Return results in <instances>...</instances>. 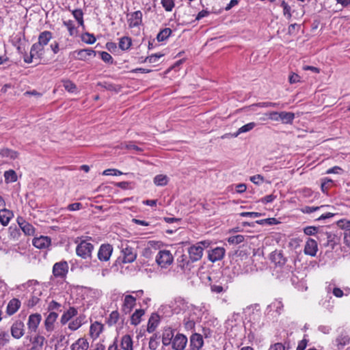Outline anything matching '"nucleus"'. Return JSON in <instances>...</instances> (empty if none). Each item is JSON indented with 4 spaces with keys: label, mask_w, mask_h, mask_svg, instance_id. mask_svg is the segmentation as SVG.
<instances>
[{
    "label": "nucleus",
    "mask_w": 350,
    "mask_h": 350,
    "mask_svg": "<svg viewBox=\"0 0 350 350\" xmlns=\"http://www.w3.org/2000/svg\"><path fill=\"white\" fill-rule=\"evenodd\" d=\"M265 115L271 120L280 121V112L270 111V112H268V113H265Z\"/></svg>",
    "instance_id": "338daca9"
},
{
    "label": "nucleus",
    "mask_w": 350,
    "mask_h": 350,
    "mask_svg": "<svg viewBox=\"0 0 350 350\" xmlns=\"http://www.w3.org/2000/svg\"><path fill=\"white\" fill-rule=\"evenodd\" d=\"M32 343L31 347H35L36 350H40L45 342V338L43 336L36 335L30 338Z\"/></svg>",
    "instance_id": "f704fd0d"
},
{
    "label": "nucleus",
    "mask_w": 350,
    "mask_h": 350,
    "mask_svg": "<svg viewBox=\"0 0 350 350\" xmlns=\"http://www.w3.org/2000/svg\"><path fill=\"white\" fill-rule=\"evenodd\" d=\"M42 317L40 314L36 313L29 317L27 326L29 332H36L40 321Z\"/></svg>",
    "instance_id": "a211bd4d"
},
{
    "label": "nucleus",
    "mask_w": 350,
    "mask_h": 350,
    "mask_svg": "<svg viewBox=\"0 0 350 350\" xmlns=\"http://www.w3.org/2000/svg\"><path fill=\"white\" fill-rule=\"evenodd\" d=\"M163 56V54L161 53L152 54L150 56L146 57L144 59V62H148L149 63H156L158 61V59Z\"/></svg>",
    "instance_id": "e2e57ef3"
},
{
    "label": "nucleus",
    "mask_w": 350,
    "mask_h": 350,
    "mask_svg": "<svg viewBox=\"0 0 350 350\" xmlns=\"http://www.w3.org/2000/svg\"><path fill=\"white\" fill-rule=\"evenodd\" d=\"M144 314L145 310L144 309H137L131 317V324L133 325H139Z\"/></svg>",
    "instance_id": "473e14b6"
},
{
    "label": "nucleus",
    "mask_w": 350,
    "mask_h": 350,
    "mask_svg": "<svg viewBox=\"0 0 350 350\" xmlns=\"http://www.w3.org/2000/svg\"><path fill=\"white\" fill-rule=\"evenodd\" d=\"M44 55V47L38 42L34 43L31 48L30 56L24 57V62L27 64L32 62L33 58L41 59Z\"/></svg>",
    "instance_id": "39448f33"
},
{
    "label": "nucleus",
    "mask_w": 350,
    "mask_h": 350,
    "mask_svg": "<svg viewBox=\"0 0 350 350\" xmlns=\"http://www.w3.org/2000/svg\"><path fill=\"white\" fill-rule=\"evenodd\" d=\"M333 180L330 178H325L323 180L321 185V191L323 193H327L329 188L332 185Z\"/></svg>",
    "instance_id": "5fc2aeb1"
},
{
    "label": "nucleus",
    "mask_w": 350,
    "mask_h": 350,
    "mask_svg": "<svg viewBox=\"0 0 350 350\" xmlns=\"http://www.w3.org/2000/svg\"><path fill=\"white\" fill-rule=\"evenodd\" d=\"M52 38L53 35L51 31L46 30L44 31L39 34L38 43L44 47L48 44Z\"/></svg>",
    "instance_id": "cd10ccee"
},
{
    "label": "nucleus",
    "mask_w": 350,
    "mask_h": 350,
    "mask_svg": "<svg viewBox=\"0 0 350 350\" xmlns=\"http://www.w3.org/2000/svg\"><path fill=\"white\" fill-rule=\"evenodd\" d=\"M132 44V40L129 37L124 36L120 39L119 47L122 51L128 50Z\"/></svg>",
    "instance_id": "79ce46f5"
},
{
    "label": "nucleus",
    "mask_w": 350,
    "mask_h": 350,
    "mask_svg": "<svg viewBox=\"0 0 350 350\" xmlns=\"http://www.w3.org/2000/svg\"><path fill=\"white\" fill-rule=\"evenodd\" d=\"M57 317L58 314L55 312H51L49 314L44 321V325L47 331L51 332L53 330V323L56 321Z\"/></svg>",
    "instance_id": "c756f323"
},
{
    "label": "nucleus",
    "mask_w": 350,
    "mask_h": 350,
    "mask_svg": "<svg viewBox=\"0 0 350 350\" xmlns=\"http://www.w3.org/2000/svg\"><path fill=\"white\" fill-rule=\"evenodd\" d=\"M63 86L69 92H74L77 88L76 85L70 80H64Z\"/></svg>",
    "instance_id": "052dcab7"
},
{
    "label": "nucleus",
    "mask_w": 350,
    "mask_h": 350,
    "mask_svg": "<svg viewBox=\"0 0 350 350\" xmlns=\"http://www.w3.org/2000/svg\"><path fill=\"white\" fill-rule=\"evenodd\" d=\"M318 250L317 243L312 239H308L304 247V253L311 256H315Z\"/></svg>",
    "instance_id": "4be33fe9"
},
{
    "label": "nucleus",
    "mask_w": 350,
    "mask_h": 350,
    "mask_svg": "<svg viewBox=\"0 0 350 350\" xmlns=\"http://www.w3.org/2000/svg\"><path fill=\"white\" fill-rule=\"evenodd\" d=\"M21 301L18 299L13 298L8 304L6 313L9 315L15 314L21 307Z\"/></svg>",
    "instance_id": "b1692460"
},
{
    "label": "nucleus",
    "mask_w": 350,
    "mask_h": 350,
    "mask_svg": "<svg viewBox=\"0 0 350 350\" xmlns=\"http://www.w3.org/2000/svg\"><path fill=\"white\" fill-rule=\"evenodd\" d=\"M175 329L171 327H165L162 331L161 339L163 346H169L175 336Z\"/></svg>",
    "instance_id": "ddd939ff"
},
{
    "label": "nucleus",
    "mask_w": 350,
    "mask_h": 350,
    "mask_svg": "<svg viewBox=\"0 0 350 350\" xmlns=\"http://www.w3.org/2000/svg\"><path fill=\"white\" fill-rule=\"evenodd\" d=\"M271 260L276 265H279V266L284 265L286 262V259L284 256L282 252L278 251V250H275L271 254Z\"/></svg>",
    "instance_id": "393cba45"
},
{
    "label": "nucleus",
    "mask_w": 350,
    "mask_h": 350,
    "mask_svg": "<svg viewBox=\"0 0 350 350\" xmlns=\"http://www.w3.org/2000/svg\"><path fill=\"white\" fill-rule=\"evenodd\" d=\"M63 24L67 28L70 36H76L77 35L78 31L72 21H64Z\"/></svg>",
    "instance_id": "58836bf2"
},
{
    "label": "nucleus",
    "mask_w": 350,
    "mask_h": 350,
    "mask_svg": "<svg viewBox=\"0 0 350 350\" xmlns=\"http://www.w3.org/2000/svg\"><path fill=\"white\" fill-rule=\"evenodd\" d=\"M68 272V265L66 261H60L54 264L53 274L55 278L63 279Z\"/></svg>",
    "instance_id": "0eeeda50"
},
{
    "label": "nucleus",
    "mask_w": 350,
    "mask_h": 350,
    "mask_svg": "<svg viewBox=\"0 0 350 350\" xmlns=\"http://www.w3.org/2000/svg\"><path fill=\"white\" fill-rule=\"evenodd\" d=\"M257 106L260 107H280L283 108L284 107V104L280 105V103H272V102H262L258 103L256 104Z\"/></svg>",
    "instance_id": "13d9d810"
},
{
    "label": "nucleus",
    "mask_w": 350,
    "mask_h": 350,
    "mask_svg": "<svg viewBox=\"0 0 350 350\" xmlns=\"http://www.w3.org/2000/svg\"><path fill=\"white\" fill-rule=\"evenodd\" d=\"M135 305L136 297L131 295H126L124 298L121 310L125 314H130Z\"/></svg>",
    "instance_id": "f8f14e48"
},
{
    "label": "nucleus",
    "mask_w": 350,
    "mask_h": 350,
    "mask_svg": "<svg viewBox=\"0 0 350 350\" xmlns=\"http://www.w3.org/2000/svg\"><path fill=\"white\" fill-rule=\"evenodd\" d=\"M0 156L4 158L15 159L18 157V152L9 148H3L0 150Z\"/></svg>",
    "instance_id": "e433bc0d"
},
{
    "label": "nucleus",
    "mask_w": 350,
    "mask_h": 350,
    "mask_svg": "<svg viewBox=\"0 0 350 350\" xmlns=\"http://www.w3.org/2000/svg\"><path fill=\"white\" fill-rule=\"evenodd\" d=\"M225 254V250L223 247H217L208 252V259L214 262L221 260Z\"/></svg>",
    "instance_id": "6ab92c4d"
},
{
    "label": "nucleus",
    "mask_w": 350,
    "mask_h": 350,
    "mask_svg": "<svg viewBox=\"0 0 350 350\" xmlns=\"http://www.w3.org/2000/svg\"><path fill=\"white\" fill-rule=\"evenodd\" d=\"M74 53L77 54L76 58L77 59L81 60V61H86L88 60V57L90 56H95L96 54V52L91 49H80L74 51Z\"/></svg>",
    "instance_id": "5701e85b"
},
{
    "label": "nucleus",
    "mask_w": 350,
    "mask_h": 350,
    "mask_svg": "<svg viewBox=\"0 0 350 350\" xmlns=\"http://www.w3.org/2000/svg\"><path fill=\"white\" fill-rule=\"evenodd\" d=\"M44 55V47L38 42L34 43L31 48L30 56L24 57V62L27 64L32 62L33 58L41 59Z\"/></svg>",
    "instance_id": "20e7f679"
},
{
    "label": "nucleus",
    "mask_w": 350,
    "mask_h": 350,
    "mask_svg": "<svg viewBox=\"0 0 350 350\" xmlns=\"http://www.w3.org/2000/svg\"><path fill=\"white\" fill-rule=\"evenodd\" d=\"M72 15L77 21L79 25L83 26V13L81 9H76L72 11Z\"/></svg>",
    "instance_id": "603ef678"
},
{
    "label": "nucleus",
    "mask_w": 350,
    "mask_h": 350,
    "mask_svg": "<svg viewBox=\"0 0 350 350\" xmlns=\"http://www.w3.org/2000/svg\"><path fill=\"white\" fill-rule=\"evenodd\" d=\"M103 329V325L98 321H95L90 325V335L92 338L96 339L99 336Z\"/></svg>",
    "instance_id": "bb28decb"
},
{
    "label": "nucleus",
    "mask_w": 350,
    "mask_h": 350,
    "mask_svg": "<svg viewBox=\"0 0 350 350\" xmlns=\"http://www.w3.org/2000/svg\"><path fill=\"white\" fill-rule=\"evenodd\" d=\"M10 335L8 332L5 331L0 332V345H5L10 340Z\"/></svg>",
    "instance_id": "69168bd1"
},
{
    "label": "nucleus",
    "mask_w": 350,
    "mask_h": 350,
    "mask_svg": "<svg viewBox=\"0 0 350 350\" xmlns=\"http://www.w3.org/2000/svg\"><path fill=\"white\" fill-rule=\"evenodd\" d=\"M89 348V343L84 338H79L71 345L72 350H87Z\"/></svg>",
    "instance_id": "7c9ffc66"
},
{
    "label": "nucleus",
    "mask_w": 350,
    "mask_h": 350,
    "mask_svg": "<svg viewBox=\"0 0 350 350\" xmlns=\"http://www.w3.org/2000/svg\"><path fill=\"white\" fill-rule=\"evenodd\" d=\"M256 124L254 122L247 123V124L242 126L241 127H240L236 133H232L231 135L233 137H237L241 133H247V132L252 131L256 126Z\"/></svg>",
    "instance_id": "c9c22d12"
},
{
    "label": "nucleus",
    "mask_w": 350,
    "mask_h": 350,
    "mask_svg": "<svg viewBox=\"0 0 350 350\" xmlns=\"http://www.w3.org/2000/svg\"><path fill=\"white\" fill-rule=\"evenodd\" d=\"M44 55V47L38 42L34 43L31 48L30 56L24 57V62L27 64L32 62L33 58L41 59Z\"/></svg>",
    "instance_id": "423d86ee"
},
{
    "label": "nucleus",
    "mask_w": 350,
    "mask_h": 350,
    "mask_svg": "<svg viewBox=\"0 0 350 350\" xmlns=\"http://www.w3.org/2000/svg\"><path fill=\"white\" fill-rule=\"evenodd\" d=\"M77 314V310L74 307H70L69 309L64 312L61 317V323L64 325L67 323L73 317Z\"/></svg>",
    "instance_id": "c85d7f7f"
},
{
    "label": "nucleus",
    "mask_w": 350,
    "mask_h": 350,
    "mask_svg": "<svg viewBox=\"0 0 350 350\" xmlns=\"http://www.w3.org/2000/svg\"><path fill=\"white\" fill-rule=\"evenodd\" d=\"M5 181L7 183H14L17 180V174L13 170L5 171L4 173Z\"/></svg>",
    "instance_id": "37998d69"
},
{
    "label": "nucleus",
    "mask_w": 350,
    "mask_h": 350,
    "mask_svg": "<svg viewBox=\"0 0 350 350\" xmlns=\"http://www.w3.org/2000/svg\"><path fill=\"white\" fill-rule=\"evenodd\" d=\"M153 181L157 186H165L168 183V177L166 175L159 174L154 178Z\"/></svg>",
    "instance_id": "c03bdc74"
},
{
    "label": "nucleus",
    "mask_w": 350,
    "mask_h": 350,
    "mask_svg": "<svg viewBox=\"0 0 350 350\" xmlns=\"http://www.w3.org/2000/svg\"><path fill=\"white\" fill-rule=\"evenodd\" d=\"M85 317L79 316L68 324V328L70 330L75 331L79 329L83 323Z\"/></svg>",
    "instance_id": "ea45409f"
},
{
    "label": "nucleus",
    "mask_w": 350,
    "mask_h": 350,
    "mask_svg": "<svg viewBox=\"0 0 350 350\" xmlns=\"http://www.w3.org/2000/svg\"><path fill=\"white\" fill-rule=\"evenodd\" d=\"M17 222L23 232L26 235H33L35 233V228L34 227L29 224V222L26 221L23 217H19L17 218Z\"/></svg>",
    "instance_id": "f3484780"
},
{
    "label": "nucleus",
    "mask_w": 350,
    "mask_h": 350,
    "mask_svg": "<svg viewBox=\"0 0 350 350\" xmlns=\"http://www.w3.org/2000/svg\"><path fill=\"white\" fill-rule=\"evenodd\" d=\"M172 29L166 27L161 29L157 36V39L159 42H163L167 40L172 34Z\"/></svg>",
    "instance_id": "a19ab883"
},
{
    "label": "nucleus",
    "mask_w": 350,
    "mask_h": 350,
    "mask_svg": "<svg viewBox=\"0 0 350 350\" xmlns=\"http://www.w3.org/2000/svg\"><path fill=\"white\" fill-rule=\"evenodd\" d=\"M173 260L172 253L166 250L159 251L156 256V262L161 268H167L172 265Z\"/></svg>",
    "instance_id": "f03ea898"
},
{
    "label": "nucleus",
    "mask_w": 350,
    "mask_h": 350,
    "mask_svg": "<svg viewBox=\"0 0 350 350\" xmlns=\"http://www.w3.org/2000/svg\"><path fill=\"white\" fill-rule=\"evenodd\" d=\"M159 337L157 334H154L150 338L148 347L150 350H156L159 347V342L158 341Z\"/></svg>",
    "instance_id": "8fccbe9b"
},
{
    "label": "nucleus",
    "mask_w": 350,
    "mask_h": 350,
    "mask_svg": "<svg viewBox=\"0 0 350 350\" xmlns=\"http://www.w3.org/2000/svg\"><path fill=\"white\" fill-rule=\"evenodd\" d=\"M121 253L123 263H131L136 260L137 252L135 250L128 244L122 245Z\"/></svg>",
    "instance_id": "7ed1b4c3"
},
{
    "label": "nucleus",
    "mask_w": 350,
    "mask_h": 350,
    "mask_svg": "<svg viewBox=\"0 0 350 350\" xmlns=\"http://www.w3.org/2000/svg\"><path fill=\"white\" fill-rule=\"evenodd\" d=\"M204 340L201 334L195 333L190 337V346L191 350H200L203 346Z\"/></svg>",
    "instance_id": "aec40b11"
},
{
    "label": "nucleus",
    "mask_w": 350,
    "mask_h": 350,
    "mask_svg": "<svg viewBox=\"0 0 350 350\" xmlns=\"http://www.w3.org/2000/svg\"><path fill=\"white\" fill-rule=\"evenodd\" d=\"M301 25L297 23L291 24L288 28V33L291 36H295L299 31Z\"/></svg>",
    "instance_id": "680f3d73"
},
{
    "label": "nucleus",
    "mask_w": 350,
    "mask_h": 350,
    "mask_svg": "<svg viewBox=\"0 0 350 350\" xmlns=\"http://www.w3.org/2000/svg\"><path fill=\"white\" fill-rule=\"evenodd\" d=\"M326 206H328L327 205H322V206H306L304 207H303L301 211L302 213H307V214H310V213H312L314 211H317L319 209H321V208H323Z\"/></svg>",
    "instance_id": "4d7b16f0"
},
{
    "label": "nucleus",
    "mask_w": 350,
    "mask_h": 350,
    "mask_svg": "<svg viewBox=\"0 0 350 350\" xmlns=\"http://www.w3.org/2000/svg\"><path fill=\"white\" fill-rule=\"evenodd\" d=\"M280 121L283 124H292L295 119V113L288 111H280Z\"/></svg>",
    "instance_id": "72a5a7b5"
},
{
    "label": "nucleus",
    "mask_w": 350,
    "mask_h": 350,
    "mask_svg": "<svg viewBox=\"0 0 350 350\" xmlns=\"http://www.w3.org/2000/svg\"><path fill=\"white\" fill-rule=\"evenodd\" d=\"M142 12L139 10L133 12L128 19L129 26L131 28L139 26L142 23Z\"/></svg>",
    "instance_id": "412c9836"
},
{
    "label": "nucleus",
    "mask_w": 350,
    "mask_h": 350,
    "mask_svg": "<svg viewBox=\"0 0 350 350\" xmlns=\"http://www.w3.org/2000/svg\"><path fill=\"white\" fill-rule=\"evenodd\" d=\"M11 335L16 339H20L25 334V324L21 320L15 321L10 328Z\"/></svg>",
    "instance_id": "9d476101"
},
{
    "label": "nucleus",
    "mask_w": 350,
    "mask_h": 350,
    "mask_svg": "<svg viewBox=\"0 0 350 350\" xmlns=\"http://www.w3.org/2000/svg\"><path fill=\"white\" fill-rule=\"evenodd\" d=\"M337 226L341 228L345 229L346 231L350 230V221L346 219H341L337 222Z\"/></svg>",
    "instance_id": "0e129e2a"
},
{
    "label": "nucleus",
    "mask_w": 350,
    "mask_h": 350,
    "mask_svg": "<svg viewBox=\"0 0 350 350\" xmlns=\"http://www.w3.org/2000/svg\"><path fill=\"white\" fill-rule=\"evenodd\" d=\"M94 248V245L88 242V239L82 240L77 245L76 254L83 259L91 258Z\"/></svg>",
    "instance_id": "f257e3e1"
},
{
    "label": "nucleus",
    "mask_w": 350,
    "mask_h": 350,
    "mask_svg": "<svg viewBox=\"0 0 350 350\" xmlns=\"http://www.w3.org/2000/svg\"><path fill=\"white\" fill-rule=\"evenodd\" d=\"M192 262L186 254H182L177 258V265L182 271H190L192 267Z\"/></svg>",
    "instance_id": "dca6fc26"
},
{
    "label": "nucleus",
    "mask_w": 350,
    "mask_h": 350,
    "mask_svg": "<svg viewBox=\"0 0 350 350\" xmlns=\"http://www.w3.org/2000/svg\"><path fill=\"white\" fill-rule=\"evenodd\" d=\"M189 257L192 262L200 260L203 255L202 249L196 245L191 246L189 250Z\"/></svg>",
    "instance_id": "2eb2a0df"
},
{
    "label": "nucleus",
    "mask_w": 350,
    "mask_h": 350,
    "mask_svg": "<svg viewBox=\"0 0 350 350\" xmlns=\"http://www.w3.org/2000/svg\"><path fill=\"white\" fill-rule=\"evenodd\" d=\"M113 252V247L109 243L102 244L98 251L97 256L99 260L107 262L110 259Z\"/></svg>",
    "instance_id": "6e6552de"
},
{
    "label": "nucleus",
    "mask_w": 350,
    "mask_h": 350,
    "mask_svg": "<svg viewBox=\"0 0 350 350\" xmlns=\"http://www.w3.org/2000/svg\"><path fill=\"white\" fill-rule=\"evenodd\" d=\"M280 6L283 9V15L288 19L290 20L292 17L291 8L284 0L281 1Z\"/></svg>",
    "instance_id": "de8ad7c7"
},
{
    "label": "nucleus",
    "mask_w": 350,
    "mask_h": 350,
    "mask_svg": "<svg viewBox=\"0 0 350 350\" xmlns=\"http://www.w3.org/2000/svg\"><path fill=\"white\" fill-rule=\"evenodd\" d=\"M119 318V312L117 310H114L111 312L106 322L109 326H113L118 322Z\"/></svg>",
    "instance_id": "a18cd8bd"
},
{
    "label": "nucleus",
    "mask_w": 350,
    "mask_h": 350,
    "mask_svg": "<svg viewBox=\"0 0 350 350\" xmlns=\"http://www.w3.org/2000/svg\"><path fill=\"white\" fill-rule=\"evenodd\" d=\"M228 286H221V285H217V284H211V291L213 293H224L228 290Z\"/></svg>",
    "instance_id": "bf43d9fd"
},
{
    "label": "nucleus",
    "mask_w": 350,
    "mask_h": 350,
    "mask_svg": "<svg viewBox=\"0 0 350 350\" xmlns=\"http://www.w3.org/2000/svg\"><path fill=\"white\" fill-rule=\"evenodd\" d=\"M159 323V317L156 314H152L148 322L147 331L149 333L153 332Z\"/></svg>",
    "instance_id": "2f4dec72"
},
{
    "label": "nucleus",
    "mask_w": 350,
    "mask_h": 350,
    "mask_svg": "<svg viewBox=\"0 0 350 350\" xmlns=\"http://www.w3.org/2000/svg\"><path fill=\"white\" fill-rule=\"evenodd\" d=\"M81 40L83 42L89 44H94L96 42V38L94 36L88 32L82 34Z\"/></svg>",
    "instance_id": "864d4df0"
},
{
    "label": "nucleus",
    "mask_w": 350,
    "mask_h": 350,
    "mask_svg": "<svg viewBox=\"0 0 350 350\" xmlns=\"http://www.w3.org/2000/svg\"><path fill=\"white\" fill-rule=\"evenodd\" d=\"M334 344L338 350L344 349V347L350 344V336L348 333L342 329L334 340Z\"/></svg>",
    "instance_id": "9b49d317"
},
{
    "label": "nucleus",
    "mask_w": 350,
    "mask_h": 350,
    "mask_svg": "<svg viewBox=\"0 0 350 350\" xmlns=\"http://www.w3.org/2000/svg\"><path fill=\"white\" fill-rule=\"evenodd\" d=\"M161 3L166 12H171L175 5L174 0H161Z\"/></svg>",
    "instance_id": "6e6d98bb"
},
{
    "label": "nucleus",
    "mask_w": 350,
    "mask_h": 350,
    "mask_svg": "<svg viewBox=\"0 0 350 350\" xmlns=\"http://www.w3.org/2000/svg\"><path fill=\"white\" fill-rule=\"evenodd\" d=\"M122 148H126L130 150H134L137 152H141L143 151V149L137 146H136L133 142H129L128 143H122L121 144Z\"/></svg>",
    "instance_id": "09e8293b"
},
{
    "label": "nucleus",
    "mask_w": 350,
    "mask_h": 350,
    "mask_svg": "<svg viewBox=\"0 0 350 350\" xmlns=\"http://www.w3.org/2000/svg\"><path fill=\"white\" fill-rule=\"evenodd\" d=\"M13 213L8 209L3 208L0 210V223L6 226L10 223L11 219L13 217Z\"/></svg>",
    "instance_id": "a878e982"
},
{
    "label": "nucleus",
    "mask_w": 350,
    "mask_h": 350,
    "mask_svg": "<svg viewBox=\"0 0 350 350\" xmlns=\"http://www.w3.org/2000/svg\"><path fill=\"white\" fill-rule=\"evenodd\" d=\"M100 55L102 59V60L106 63H112L113 62V57L112 56L105 51L100 52Z\"/></svg>",
    "instance_id": "774afa93"
},
{
    "label": "nucleus",
    "mask_w": 350,
    "mask_h": 350,
    "mask_svg": "<svg viewBox=\"0 0 350 350\" xmlns=\"http://www.w3.org/2000/svg\"><path fill=\"white\" fill-rule=\"evenodd\" d=\"M121 347L124 350H133V340L129 335H124L122 338Z\"/></svg>",
    "instance_id": "4c0bfd02"
},
{
    "label": "nucleus",
    "mask_w": 350,
    "mask_h": 350,
    "mask_svg": "<svg viewBox=\"0 0 350 350\" xmlns=\"http://www.w3.org/2000/svg\"><path fill=\"white\" fill-rule=\"evenodd\" d=\"M268 308L275 309L277 314H280L283 311L284 305L281 299H275L268 306Z\"/></svg>",
    "instance_id": "49530a36"
},
{
    "label": "nucleus",
    "mask_w": 350,
    "mask_h": 350,
    "mask_svg": "<svg viewBox=\"0 0 350 350\" xmlns=\"http://www.w3.org/2000/svg\"><path fill=\"white\" fill-rule=\"evenodd\" d=\"M245 239L243 235L238 234L235 236H231L228 238V242L230 244L237 245L242 243Z\"/></svg>",
    "instance_id": "3c124183"
},
{
    "label": "nucleus",
    "mask_w": 350,
    "mask_h": 350,
    "mask_svg": "<svg viewBox=\"0 0 350 350\" xmlns=\"http://www.w3.org/2000/svg\"><path fill=\"white\" fill-rule=\"evenodd\" d=\"M187 344V338L183 334L178 333L175 335L172 345V348L174 350H185Z\"/></svg>",
    "instance_id": "1a4fd4ad"
},
{
    "label": "nucleus",
    "mask_w": 350,
    "mask_h": 350,
    "mask_svg": "<svg viewBox=\"0 0 350 350\" xmlns=\"http://www.w3.org/2000/svg\"><path fill=\"white\" fill-rule=\"evenodd\" d=\"M32 243L34 247L38 249H46L48 248L51 243V239L47 236H40L39 237H35Z\"/></svg>",
    "instance_id": "4468645a"
}]
</instances>
